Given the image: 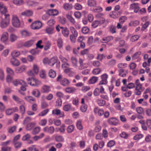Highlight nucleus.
Returning <instances> with one entry per match:
<instances>
[{"label":"nucleus","mask_w":151,"mask_h":151,"mask_svg":"<svg viewBox=\"0 0 151 151\" xmlns=\"http://www.w3.org/2000/svg\"><path fill=\"white\" fill-rule=\"evenodd\" d=\"M8 33L6 32H4L3 33L1 40L2 42H5L8 40Z\"/></svg>","instance_id":"nucleus-17"},{"label":"nucleus","mask_w":151,"mask_h":151,"mask_svg":"<svg viewBox=\"0 0 151 151\" xmlns=\"http://www.w3.org/2000/svg\"><path fill=\"white\" fill-rule=\"evenodd\" d=\"M64 72L66 74L69 73L68 76H71V74L73 73V72L71 71V69L68 68H66V69L64 70Z\"/></svg>","instance_id":"nucleus-47"},{"label":"nucleus","mask_w":151,"mask_h":151,"mask_svg":"<svg viewBox=\"0 0 151 151\" xmlns=\"http://www.w3.org/2000/svg\"><path fill=\"white\" fill-rule=\"evenodd\" d=\"M50 91V87L48 86L45 85L43 86L42 89L43 93H48Z\"/></svg>","instance_id":"nucleus-28"},{"label":"nucleus","mask_w":151,"mask_h":151,"mask_svg":"<svg viewBox=\"0 0 151 151\" xmlns=\"http://www.w3.org/2000/svg\"><path fill=\"white\" fill-rule=\"evenodd\" d=\"M21 33L22 35L24 37L29 36L31 35V33L29 32L27 30H23L21 32Z\"/></svg>","instance_id":"nucleus-50"},{"label":"nucleus","mask_w":151,"mask_h":151,"mask_svg":"<svg viewBox=\"0 0 151 151\" xmlns=\"http://www.w3.org/2000/svg\"><path fill=\"white\" fill-rule=\"evenodd\" d=\"M88 106L86 104H83L80 107V110L83 112H85L87 110Z\"/></svg>","instance_id":"nucleus-45"},{"label":"nucleus","mask_w":151,"mask_h":151,"mask_svg":"<svg viewBox=\"0 0 151 151\" xmlns=\"http://www.w3.org/2000/svg\"><path fill=\"white\" fill-rule=\"evenodd\" d=\"M71 60L73 65L74 66H77V59L73 57H72L71 58Z\"/></svg>","instance_id":"nucleus-51"},{"label":"nucleus","mask_w":151,"mask_h":151,"mask_svg":"<svg viewBox=\"0 0 151 151\" xmlns=\"http://www.w3.org/2000/svg\"><path fill=\"white\" fill-rule=\"evenodd\" d=\"M12 22L13 26L15 27H19L20 26V21L18 17L15 15H12Z\"/></svg>","instance_id":"nucleus-4"},{"label":"nucleus","mask_w":151,"mask_h":151,"mask_svg":"<svg viewBox=\"0 0 151 151\" xmlns=\"http://www.w3.org/2000/svg\"><path fill=\"white\" fill-rule=\"evenodd\" d=\"M136 86L135 88L136 89H141L142 87V85L139 82V79H137L135 82V83Z\"/></svg>","instance_id":"nucleus-39"},{"label":"nucleus","mask_w":151,"mask_h":151,"mask_svg":"<svg viewBox=\"0 0 151 151\" xmlns=\"http://www.w3.org/2000/svg\"><path fill=\"white\" fill-rule=\"evenodd\" d=\"M62 104V101L60 99H57L56 101L55 106L58 107H60Z\"/></svg>","instance_id":"nucleus-52"},{"label":"nucleus","mask_w":151,"mask_h":151,"mask_svg":"<svg viewBox=\"0 0 151 151\" xmlns=\"http://www.w3.org/2000/svg\"><path fill=\"white\" fill-rule=\"evenodd\" d=\"M75 127L73 125H69L68 127L67 130V132L69 133L72 132L74 129Z\"/></svg>","instance_id":"nucleus-46"},{"label":"nucleus","mask_w":151,"mask_h":151,"mask_svg":"<svg viewBox=\"0 0 151 151\" xmlns=\"http://www.w3.org/2000/svg\"><path fill=\"white\" fill-rule=\"evenodd\" d=\"M21 14L22 16L29 17L32 15L33 12L31 10H26L21 12Z\"/></svg>","instance_id":"nucleus-14"},{"label":"nucleus","mask_w":151,"mask_h":151,"mask_svg":"<svg viewBox=\"0 0 151 151\" xmlns=\"http://www.w3.org/2000/svg\"><path fill=\"white\" fill-rule=\"evenodd\" d=\"M47 120L45 119H43L40 121L39 124L42 126H45L47 123Z\"/></svg>","instance_id":"nucleus-59"},{"label":"nucleus","mask_w":151,"mask_h":151,"mask_svg":"<svg viewBox=\"0 0 151 151\" xmlns=\"http://www.w3.org/2000/svg\"><path fill=\"white\" fill-rule=\"evenodd\" d=\"M55 140L58 142H63L64 139L62 136L60 135L56 136L55 137Z\"/></svg>","instance_id":"nucleus-42"},{"label":"nucleus","mask_w":151,"mask_h":151,"mask_svg":"<svg viewBox=\"0 0 151 151\" xmlns=\"http://www.w3.org/2000/svg\"><path fill=\"white\" fill-rule=\"evenodd\" d=\"M63 8L66 10H69L72 9L73 7L71 4H69L68 3H66L63 5Z\"/></svg>","instance_id":"nucleus-36"},{"label":"nucleus","mask_w":151,"mask_h":151,"mask_svg":"<svg viewBox=\"0 0 151 151\" xmlns=\"http://www.w3.org/2000/svg\"><path fill=\"white\" fill-rule=\"evenodd\" d=\"M59 21L62 24H64L66 22V19L65 18L63 17H59Z\"/></svg>","instance_id":"nucleus-56"},{"label":"nucleus","mask_w":151,"mask_h":151,"mask_svg":"<svg viewBox=\"0 0 151 151\" xmlns=\"http://www.w3.org/2000/svg\"><path fill=\"white\" fill-rule=\"evenodd\" d=\"M24 105H22L19 106V109L20 112L22 115L24 114L25 112V107L24 106Z\"/></svg>","instance_id":"nucleus-61"},{"label":"nucleus","mask_w":151,"mask_h":151,"mask_svg":"<svg viewBox=\"0 0 151 151\" xmlns=\"http://www.w3.org/2000/svg\"><path fill=\"white\" fill-rule=\"evenodd\" d=\"M140 36V35H133L131 37L130 40L132 42H135L138 40Z\"/></svg>","instance_id":"nucleus-38"},{"label":"nucleus","mask_w":151,"mask_h":151,"mask_svg":"<svg viewBox=\"0 0 151 151\" xmlns=\"http://www.w3.org/2000/svg\"><path fill=\"white\" fill-rule=\"evenodd\" d=\"M62 32L63 35L65 37H67L69 35V31L67 27H65V29L62 30Z\"/></svg>","instance_id":"nucleus-22"},{"label":"nucleus","mask_w":151,"mask_h":151,"mask_svg":"<svg viewBox=\"0 0 151 151\" xmlns=\"http://www.w3.org/2000/svg\"><path fill=\"white\" fill-rule=\"evenodd\" d=\"M16 127L15 126L9 127L8 129V132L10 133H12L16 130Z\"/></svg>","instance_id":"nucleus-62"},{"label":"nucleus","mask_w":151,"mask_h":151,"mask_svg":"<svg viewBox=\"0 0 151 151\" xmlns=\"http://www.w3.org/2000/svg\"><path fill=\"white\" fill-rule=\"evenodd\" d=\"M63 40L61 38H59L57 40V45L59 48H61L63 47Z\"/></svg>","instance_id":"nucleus-35"},{"label":"nucleus","mask_w":151,"mask_h":151,"mask_svg":"<svg viewBox=\"0 0 151 151\" xmlns=\"http://www.w3.org/2000/svg\"><path fill=\"white\" fill-rule=\"evenodd\" d=\"M11 147L7 146H2L1 148V151H10Z\"/></svg>","instance_id":"nucleus-64"},{"label":"nucleus","mask_w":151,"mask_h":151,"mask_svg":"<svg viewBox=\"0 0 151 151\" xmlns=\"http://www.w3.org/2000/svg\"><path fill=\"white\" fill-rule=\"evenodd\" d=\"M98 80V77L95 76H93L91 78L89 81V84H94L96 83Z\"/></svg>","instance_id":"nucleus-33"},{"label":"nucleus","mask_w":151,"mask_h":151,"mask_svg":"<svg viewBox=\"0 0 151 151\" xmlns=\"http://www.w3.org/2000/svg\"><path fill=\"white\" fill-rule=\"evenodd\" d=\"M7 12V9L6 7L2 2H0V12L2 15L7 14L6 13Z\"/></svg>","instance_id":"nucleus-11"},{"label":"nucleus","mask_w":151,"mask_h":151,"mask_svg":"<svg viewBox=\"0 0 151 151\" xmlns=\"http://www.w3.org/2000/svg\"><path fill=\"white\" fill-rule=\"evenodd\" d=\"M113 37L112 36H108L107 37H104L102 39V40L104 43H107L113 40Z\"/></svg>","instance_id":"nucleus-25"},{"label":"nucleus","mask_w":151,"mask_h":151,"mask_svg":"<svg viewBox=\"0 0 151 151\" xmlns=\"http://www.w3.org/2000/svg\"><path fill=\"white\" fill-rule=\"evenodd\" d=\"M97 102L98 105L101 106L104 105L106 103V101L105 100L100 99H98L97 100Z\"/></svg>","instance_id":"nucleus-43"},{"label":"nucleus","mask_w":151,"mask_h":151,"mask_svg":"<svg viewBox=\"0 0 151 151\" xmlns=\"http://www.w3.org/2000/svg\"><path fill=\"white\" fill-rule=\"evenodd\" d=\"M116 27L113 25H111L109 28V31L112 34L116 33Z\"/></svg>","instance_id":"nucleus-44"},{"label":"nucleus","mask_w":151,"mask_h":151,"mask_svg":"<svg viewBox=\"0 0 151 151\" xmlns=\"http://www.w3.org/2000/svg\"><path fill=\"white\" fill-rule=\"evenodd\" d=\"M13 2L14 4L17 5H21L23 3V1L22 0H14Z\"/></svg>","instance_id":"nucleus-63"},{"label":"nucleus","mask_w":151,"mask_h":151,"mask_svg":"<svg viewBox=\"0 0 151 151\" xmlns=\"http://www.w3.org/2000/svg\"><path fill=\"white\" fill-rule=\"evenodd\" d=\"M10 62L13 65L15 66H18L20 64L19 61L14 58L11 59Z\"/></svg>","instance_id":"nucleus-18"},{"label":"nucleus","mask_w":151,"mask_h":151,"mask_svg":"<svg viewBox=\"0 0 151 151\" xmlns=\"http://www.w3.org/2000/svg\"><path fill=\"white\" fill-rule=\"evenodd\" d=\"M26 69L25 66L23 65L17 68L15 70V71L17 73H21L25 70Z\"/></svg>","instance_id":"nucleus-21"},{"label":"nucleus","mask_w":151,"mask_h":151,"mask_svg":"<svg viewBox=\"0 0 151 151\" xmlns=\"http://www.w3.org/2000/svg\"><path fill=\"white\" fill-rule=\"evenodd\" d=\"M48 74L49 77L52 78H55L56 76L55 72L52 69H51L49 70Z\"/></svg>","instance_id":"nucleus-29"},{"label":"nucleus","mask_w":151,"mask_h":151,"mask_svg":"<svg viewBox=\"0 0 151 151\" xmlns=\"http://www.w3.org/2000/svg\"><path fill=\"white\" fill-rule=\"evenodd\" d=\"M32 95L37 98L39 97L40 96V92L37 89H34L32 92Z\"/></svg>","instance_id":"nucleus-27"},{"label":"nucleus","mask_w":151,"mask_h":151,"mask_svg":"<svg viewBox=\"0 0 151 151\" xmlns=\"http://www.w3.org/2000/svg\"><path fill=\"white\" fill-rule=\"evenodd\" d=\"M54 27L53 26L47 27L45 29V32L48 34H52L53 33Z\"/></svg>","instance_id":"nucleus-19"},{"label":"nucleus","mask_w":151,"mask_h":151,"mask_svg":"<svg viewBox=\"0 0 151 151\" xmlns=\"http://www.w3.org/2000/svg\"><path fill=\"white\" fill-rule=\"evenodd\" d=\"M35 41L34 40H30L24 43H22V46L29 47L32 46L34 44Z\"/></svg>","instance_id":"nucleus-10"},{"label":"nucleus","mask_w":151,"mask_h":151,"mask_svg":"<svg viewBox=\"0 0 151 151\" xmlns=\"http://www.w3.org/2000/svg\"><path fill=\"white\" fill-rule=\"evenodd\" d=\"M18 109L17 107H15L13 108H9L5 111V113L7 115H10L12 114L13 113L18 111Z\"/></svg>","instance_id":"nucleus-7"},{"label":"nucleus","mask_w":151,"mask_h":151,"mask_svg":"<svg viewBox=\"0 0 151 151\" xmlns=\"http://www.w3.org/2000/svg\"><path fill=\"white\" fill-rule=\"evenodd\" d=\"M139 24V22L138 20H135L130 22L129 25V26L133 25L134 26H137Z\"/></svg>","instance_id":"nucleus-48"},{"label":"nucleus","mask_w":151,"mask_h":151,"mask_svg":"<svg viewBox=\"0 0 151 151\" xmlns=\"http://www.w3.org/2000/svg\"><path fill=\"white\" fill-rule=\"evenodd\" d=\"M100 24L99 20H95L93 21L92 23L91 26L94 28L96 27Z\"/></svg>","instance_id":"nucleus-58"},{"label":"nucleus","mask_w":151,"mask_h":151,"mask_svg":"<svg viewBox=\"0 0 151 151\" xmlns=\"http://www.w3.org/2000/svg\"><path fill=\"white\" fill-rule=\"evenodd\" d=\"M27 81L28 83L32 86H37L41 84L40 81L34 78H28Z\"/></svg>","instance_id":"nucleus-3"},{"label":"nucleus","mask_w":151,"mask_h":151,"mask_svg":"<svg viewBox=\"0 0 151 151\" xmlns=\"http://www.w3.org/2000/svg\"><path fill=\"white\" fill-rule=\"evenodd\" d=\"M48 14L50 16H56L58 14V12L56 9H50L48 11Z\"/></svg>","instance_id":"nucleus-16"},{"label":"nucleus","mask_w":151,"mask_h":151,"mask_svg":"<svg viewBox=\"0 0 151 151\" xmlns=\"http://www.w3.org/2000/svg\"><path fill=\"white\" fill-rule=\"evenodd\" d=\"M43 131L45 132L52 134L54 132V128L52 126H46L43 128Z\"/></svg>","instance_id":"nucleus-8"},{"label":"nucleus","mask_w":151,"mask_h":151,"mask_svg":"<svg viewBox=\"0 0 151 151\" xmlns=\"http://www.w3.org/2000/svg\"><path fill=\"white\" fill-rule=\"evenodd\" d=\"M66 17L70 23L72 25H74L76 23V22L75 19L72 16L69 14H67L66 15Z\"/></svg>","instance_id":"nucleus-15"},{"label":"nucleus","mask_w":151,"mask_h":151,"mask_svg":"<svg viewBox=\"0 0 151 151\" xmlns=\"http://www.w3.org/2000/svg\"><path fill=\"white\" fill-rule=\"evenodd\" d=\"M12 82L13 85L15 86H17L19 84L24 86L25 87L27 86V84L22 80L16 79L13 81Z\"/></svg>","instance_id":"nucleus-6"},{"label":"nucleus","mask_w":151,"mask_h":151,"mask_svg":"<svg viewBox=\"0 0 151 151\" xmlns=\"http://www.w3.org/2000/svg\"><path fill=\"white\" fill-rule=\"evenodd\" d=\"M71 107V105L70 104H67L63 106V109L65 111H68L70 109Z\"/></svg>","instance_id":"nucleus-41"},{"label":"nucleus","mask_w":151,"mask_h":151,"mask_svg":"<svg viewBox=\"0 0 151 151\" xmlns=\"http://www.w3.org/2000/svg\"><path fill=\"white\" fill-rule=\"evenodd\" d=\"M36 125V123L35 122H32L28 124H27L26 128L27 130H30L33 128V127Z\"/></svg>","instance_id":"nucleus-26"},{"label":"nucleus","mask_w":151,"mask_h":151,"mask_svg":"<svg viewBox=\"0 0 151 151\" xmlns=\"http://www.w3.org/2000/svg\"><path fill=\"white\" fill-rule=\"evenodd\" d=\"M42 26V24L40 21H36L33 22L31 25V28L34 30L38 29Z\"/></svg>","instance_id":"nucleus-5"},{"label":"nucleus","mask_w":151,"mask_h":151,"mask_svg":"<svg viewBox=\"0 0 151 151\" xmlns=\"http://www.w3.org/2000/svg\"><path fill=\"white\" fill-rule=\"evenodd\" d=\"M70 29L72 34L70 35V40L72 42L75 43L78 36V32L75 28L72 26L70 27Z\"/></svg>","instance_id":"nucleus-1"},{"label":"nucleus","mask_w":151,"mask_h":151,"mask_svg":"<svg viewBox=\"0 0 151 151\" xmlns=\"http://www.w3.org/2000/svg\"><path fill=\"white\" fill-rule=\"evenodd\" d=\"M109 16L112 18L114 19L117 18V14H116V11H113L111 12L109 14Z\"/></svg>","instance_id":"nucleus-55"},{"label":"nucleus","mask_w":151,"mask_h":151,"mask_svg":"<svg viewBox=\"0 0 151 151\" xmlns=\"http://www.w3.org/2000/svg\"><path fill=\"white\" fill-rule=\"evenodd\" d=\"M49 109H45L42 111H41L38 114V116H43L45 115L48 112Z\"/></svg>","instance_id":"nucleus-57"},{"label":"nucleus","mask_w":151,"mask_h":151,"mask_svg":"<svg viewBox=\"0 0 151 151\" xmlns=\"http://www.w3.org/2000/svg\"><path fill=\"white\" fill-rule=\"evenodd\" d=\"M13 99L18 104L24 105L25 103L21 99H20L17 96L13 95L12 96Z\"/></svg>","instance_id":"nucleus-13"},{"label":"nucleus","mask_w":151,"mask_h":151,"mask_svg":"<svg viewBox=\"0 0 151 151\" xmlns=\"http://www.w3.org/2000/svg\"><path fill=\"white\" fill-rule=\"evenodd\" d=\"M76 126L77 128L79 130H81L83 129V126L81 121H78L77 122Z\"/></svg>","instance_id":"nucleus-54"},{"label":"nucleus","mask_w":151,"mask_h":151,"mask_svg":"<svg viewBox=\"0 0 151 151\" xmlns=\"http://www.w3.org/2000/svg\"><path fill=\"white\" fill-rule=\"evenodd\" d=\"M56 59L55 58H52L48 62L49 65L50 66H52L56 62Z\"/></svg>","instance_id":"nucleus-30"},{"label":"nucleus","mask_w":151,"mask_h":151,"mask_svg":"<svg viewBox=\"0 0 151 151\" xmlns=\"http://www.w3.org/2000/svg\"><path fill=\"white\" fill-rule=\"evenodd\" d=\"M20 54V52L19 51L16 50L13 51L11 53L12 58L17 57L19 56Z\"/></svg>","instance_id":"nucleus-34"},{"label":"nucleus","mask_w":151,"mask_h":151,"mask_svg":"<svg viewBox=\"0 0 151 151\" xmlns=\"http://www.w3.org/2000/svg\"><path fill=\"white\" fill-rule=\"evenodd\" d=\"M109 123L111 125H117L119 122V120L116 118H111L108 120Z\"/></svg>","instance_id":"nucleus-9"},{"label":"nucleus","mask_w":151,"mask_h":151,"mask_svg":"<svg viewBox=\"0 0 151 151\" xmlns=\"http://www.w3.org/2000/svg\"><path fill=\"white\" fill-rule=\"evenodd\" d=\"M40 128L39 127H35L32 131V134L33 135H35L38 133L40 131Z\"/></svg>","instance_id":"nucleus-31"},{"label":"nucleus","mask_w":151,"mask_h":151,"mask_svg":"<svg viewBox=\"0 0 151 151\" xmlns=\"http://www.w3.org/2000/svg\"><path fill=\"white\" fill-rule=\"evenodd\" d=\"M94 112L96 114L98 113V114L100 116H102L104 114L103 109H99L97 107H96L94 108Z\"/></svg>","instance_id":"nucleus-12"},{"label":"nucleus","mask_w":151,"mask_h":151,"mask_svg":"<svg viewBox=\"0 0 151 151\" xmlns=\"http://www.w3.org/2000/svg\"><path fill=\"white\" fill-rule=\"evenodd\" d=\"M60 84L63 86H67L69 84V81L66 78H64L60 81Z\"/></svg>","instance_id":"nucleus-20"},{"label":"nucleus","mask_w":151,"mask_h":151,"mask_svg":"<svg viewBox=\"0 0 151 151\" xmlns=\"http://www.w3.org/2000/svg\"><path fill=\"white\" fill-rule=\"evenodd\" d=\"M141 54L140 51H138L134 53L132 56V58L134 60H135L138 58Z\"/></svg>","instance_id":"nucleus-40"},{"label":"nucleus","mask_w":151,"mask_h":151,"mask_svg":"<svg viewBox=\"0 0 151 151\" xmlns=\"http://www.w3.org/2000/svg\"><path fill=\"white\" fill-rule=\"evenodd\" d=\"M76 89L73 87H68L66 88L65 91L68 93H72L74 92Z\"/></svg>","instance_id":"nucleus-32"},{"label":"nucleus","mask_w":151,"mask_h":151,"mask_svg":"<svg viewBox=\"0 0 151 151\" xmlns=\"http://www.w3.org/2000/svg\"><path fill=\"white\" fill-rule=\"evenodd\" d=\"M33 71L35 74H37L39 72V68L35 64L34 65L33 67Z\"/></svg>","instance_id":"nucleus-53"},{"label":"nucleus","mask_w":151,"mask_h":151,"mask_svg":"<svg viewBox=\"0 0 151 151\" xmlns=\"http://www.w3.org/2000/svg\"><path fill=\"white\" fill-rule=\"evenodd\" d=\"M24 99L27 101L31 103L35 102L36 101L34 97L30 96H26L24 98Z\"/></svg>","instance_id":"nucleus-23"},{"label":"nucleus","mask_w":151,"mask_h":151,"mask_svg":"<svg viewBox=\"0 0 151 151\" xmlns=\"http://www.w3.org/2000/svg\"><path fill=\"white\" fill-rule=\"evenodd\" d=\"M14 143V147L17 149L20 148L22 145V143L20 142H16Z\"/></svg>","instance_id":"nucleus-60"},{"label":"nucleus","mask_w":151,"mask_h":151,"mask_svg":"<svg viewBox=\"0 0 151 151\" xmlns=\"http://www.w3.org/2000/svg\"><path fill=\"white\" fill-rule=\"evenodd\" d=\"M17 36L14 34H12L10 36V40L12 42H13L16 40L17 39Z\"/></svg>","instance_id":"nucleus-49"},{"label":"nucleus","mask_w":151,"mask_h":151,"mask_svg":"<svg viewBox=\"0 0 151 151\" xmlns=\"http://www.w3.org/2000/svg\"><path fill=\"white\" fill-rule=\"evenodd\" d=\"M88 4L90 6H94L96 5V2L95 0H88Z\"/></svg>","instance_id":"nucleus-37"},{"label":"nucleus","mask_w":151,"mask_h":151,"mask_svg":"<svg viewBox=\"0 0 151 151\" xmlns=\"http://www.w3.org/2000/svg\"><path fill=\"white\" fill-rule=\"evenodd\" d=\"M4 16L5 17V19H2L0 23V27L2 28L6 27L10 23L9 14H5Z\"/></svg>","instance_id":"nucleus-2"},{"label":"nucleus","mask_w":151,"mask_h":151,"mask_svg":"<svg viewBox=\"0 0 151 151\" xmlns=\"http://www.w3.org/2000/svg\"><path fill=\"white\" fill-rule=\"evenodd\" d=\"M27 5L29 6H35L38 5V3L33 1H29L27 2Z\"/></svg>","instance_id":"nucleus-24"}]
</instances>
